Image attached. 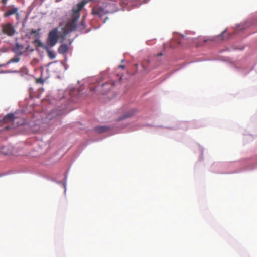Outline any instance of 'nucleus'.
Wrapping results in <instances>:
<instances>
[{"label": "nucleus", "mask_w": 257, "mask_h": 257, "mask_svg": "<svg viewBox=\"0 0 257 257\" xmlns=\"http://www.w3.org/2000/svg\"><path fill=\"white\" fill-rule=\"evenodd\" d=\"M86 3V0H83L78 3L76 7L72 9L71 17L69 22L67 23L64 27L62 28V34L60 35V37L62 38H64L70 32L76 29L77 22L80 17V12Z\"/></svg>", "instance_id": "obj_1"}, {"label": "nucleus", "mask_w": 257, "mask_h": 257, "mask_svg": "<svg viewBox=\"0 0 257 257\" xmlns=\"http://www.w3.org/2000/svg\"><path fill=\"white\" fill-rule=\"evenodd\" d=\"M59 35L57 29H54L51 31L49 34L47 39V43L51 47L54 46L57 43Z\"/></svg>", "instance_id": "obj_2"}, {"label": "nucleus", "mask_w": 257, "mask_h": 257, "mask_svg": "<svg viewBox=\"0 0 257 257\" xmlns=\"http://www.w3.org/2000/svg\"><path fill=\"white\" fill-rule=\"evenodd\" d=\"M2 30L4 34L10 37L14 36L16 32L13 25L10 23L3 25L2 27Z\"/></svg>", "instance_id": "obj_3"}, {"label": "nucleus", "mask_w": 257, "mask_h": 257, "mask_svg": "<svg viewBox=\"0 0 257 257\" xmlns=\"http://www.w3.org/2000/svg\"><path fill=\"white\" fill-rule=\"evenodd\" d=\"M91 14L94 16H97L99 17H101L105 14L107 12L105 10L103 5H96L92 8Z\"/></svg>", "instance_id": "obj_4"}, {"label": "nucleus", "mask_w": 257, "mask_h": 257, "mask_svg": "<svg viewBox=\"0 0 257 257\" xmlns=\"http://www.w3.org/2000/svg\"><path fill=\"white\" fill-rule=\"evenodd\" d=\"M103 5L107 14L115 12L118 10L116 4L113 1L104 2Z\"/></svg>", "instance_id": "obj_5"}, {"label": "nucleus", "mask_w": 257, "mask_h": 257, "mask_svg": "<svg viewBox=\"0 0 257 257\" xmlns=\"http://www.w3.org/2000/svg\"><path fill=\"white\" fill-rule=\"evenodd\" d=\"M100 87L101 88V93L105 94L112 89L113 85L112 83L106 82L103 84Z\"/></svg>", "instance_id": "obj_6"}, {"label": "nucleus", "mask_w": 257, "mask_h": 257, "mask_svg": "<svg viewBox=\"0 0 257 257\" xmlns=\"http://www.w3.org/2000/svg\"><path fill=\"white\" fill-rule=\"evenodd\" d=\"M41 29L38 28L37 30L31 29L30 32L27 34V36L29 37H36L37 38L39 35V32Z\"/></svg>", "instance_id": "obj_7"}, {"label": "nucleus", "mask_w": 257, "mask_h": 257, "mask_svg": "<svg viewBox=\"0 0 257 257\" xmlns=\"http://www.w3.org/2000/svg\"><path fill=\"white\" fill-rule=\"evenodd\" d=\"M24 49V46L18 43H16L15 47L13 48V51L16 54H21Z\"/></svg>", "instance_id": "obj_8"}, {"label": "nucleus", "mask_w": 257, "mask_h": 257, "mask_svg": "<svg viewBox=\"0 0 257 257\" xmlns=\"http://www.w3.org/2000/svg\"><path fill=\"white\" fill-rule=\"evenodd\" d=\"M14 119V115L13 113H9L4 117L3 120L5 122L8 123L13 121Z\"/></svg>", "instance_id": "obj_9"}, {"label": "nucleus", "mask_w": 257, "mask_h": 257, "mask_svg": "<svg viewBox=\"0 0 257 257\" xmlns=\"http://www.w3.org/2000/svg\"><path fill=\"white\" fill-rule=\"evenodd\" d=\"M17 12H18V9L17 8H14L13 9H10V10H8V11H7L4 14V17H8L10 16L13 15L14 14H16L17 15H18V13Z\"/></svg>", "instance_id": "obj_10"}, {"label": "nucleus", "mask_w": 257, "mask_h": 257, "mask_svg": "<svg viewBox=\"0 0 257 257\" xmlns=\"http://www.w3.org/2000/svg\"><path fill=\"white\" fill-rule=\"evenodd\" d=\"M135 114V111L133 110H131L126 112L122 117L118 119V121H120L123 120L124 119L129 118L133 116Z\"/></svg>", "instance_id": "obj_11"}, {"label": "nucleus", "mask_w": 257, "mask_h": 257, "mask_svg": "<svg viewBox=\"0 0 257 257\" xmlns=\"http://www.w3.org/2000/svg\"><path fill=\"white\" fill-rule=\"evenodd\" d=\"M68 47L66 44L61 45L58 48V52L60 54H64L67 52Z\"/></svg>", "instance_id": "obj_12"}, {"label": "nucleus", "mask_w": 257, "mask_h": 257, "mask_svg": "<svg viewBox=\"0 0 257 257\" xmlns=\"http://www.w3.org/2000/svg\"><path fill=\"white\" fill-rule=\"evenodd\" d=\"M1 153L4 155H9L12 153V150L9 147L4 146L2 147L0 150Z\"/></svg>", "instance_id": "obj_13"}, {"label": "nucleus", "mask_w": 257, "mask_h": 257, "mask_svg": "<svg viewBox=\"0 0 257 257\" xmlns=\"http://www.w3.org/2000/svg\"><path fill=\"white\" fill-rule=\"evenodd\" d=\"M109 130V127L106 126H97L95 128V130L99 133L106 132Z\"/></svg>", "instance_id": "obj_14"}, {"label": "nucleus", "mask_w": 257, "mask_h": 257, "mask_svg": "<svg viewBox=\"0 0 257 257\" xmlns=\"http://www.w3.org/2000/svg\"><path fill=\"white\" fill-rule=\"evenodd\" d=\"M148 63L149 62L148 61H144V62H143V63L142 64V67L145 71L149 70V69H148V66H147Z\"/></svg>", "instance_id": "obj_15"}, {"label": "nucleus", "mask_w": 257, "mask_h": 257, "mask_svg": "<svg viewBox=\"0 0 257 257\" xmlns=\"http://www.w3.org/2000/svg\"><path fill=\"white\" fill-rule=\"evenodd\" d=\"M48 55L49 57L51 59H54L55 57V54L53 52L50 51H48Z\"/></svg>", "instance_id": "obj_16"}, {"label": "nucleus", "mask_w": 257, "mask_h": 257, "mask_svg": "<svg viewBox=\"0 0 257 257\" xmlns=\"http://www.w3.org/2000/svg\"><path fill=\"white\" fill-rule=\"evenodd\" d=\"M36 81L37 83H40V84H43L44 82V80L41 78L37 79Z\"/></svg>", "instance_id": "obj_17"}, {"label": "nucleus", "mask_w": 257, "mask_h": 257, "mask_svg": "<svg viewBox=\"0 0 257 257\" xmlns=\"http://www.w3.org/2000/svg\"><path fill=\"white\" fill-rule=\"evenodd\" d=\"M118 68H122V69H124L125 68V66L124 65H119L118 67Z\"/></svg>", "instance_id": "obj_18"}, {"label": "nucleus", "mask_w": 257, "mask_h": 257, "mask_svg": "<svg viewBox=\"0 0 257 257\" xmlns=\"http://www.w3.org/2000/svg\"><path fill=\"white\" fill-rule=\"evenodd\" d=\"M162 55H163V54H162V53H158V54H157V57H160V56H162Z\"/></svg>", "instance_id": "obj_19"}, {"label": "nucleus", "mask_w": 257, "mask_h": 257, "mask_svg": "<svg viewBox=\"0 0 257 257\" xmlns=\"http://www.w3.org/2000/svg\"><path fill=\"white\" fill-rule=\"evenodd\" d=\"M7 1L8 0H2V3L4 4H6L7 2Z\"/></svg>", "instance_id": "obj_20"}, {"label": "nucleus", "mask_w": 257, "mask_h": 257, "mask_svg": "<svg viewBox=\"0 0 257 257\" xmlns=\"http://www.w3.org/2000/svg\"><path fill=\"white\" fill-rule=\"evenodd\" d=\"M19 60V59H17L16 60H14L13 59H12L11 61H13V62H18Z\"/></svg>", "instance_id": "obj_21"}, {"label": "nucleus", "mask_w": 257, "mask_h": 257, "mask_svg": "<svg viewBox=\"0 0 257 257\" xmlns=\"http://www.w3.org/2000/svg\"><path fill=\"white\" fill-rule=\"evenodd\" d=\"M225 33V31L222 32V34Z\"/></svg>", "instance_id": "obj_22"}]
</instances>
